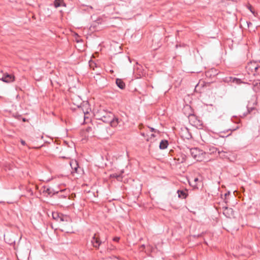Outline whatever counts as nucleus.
<instances>
[{
  "label": "nucleus",
  "instance_id": "f257e3e1",
  "mask_svg": "<svg viewBox=\"0 0 260 260\" xmlns=\"http://www.w3.org/2000/svg\"><path fill=\"white\" fill-rule=\"evenodd\" d=\"M110 129V126H107L105 123L99 122L93 126V131L92 136L97 137L99 138H108L111 134L108 132Z\"/></svg>",
  "mask_w": 260,
  "mask_h": 260
},
{
  "label": "nucleus",
  "instance_id": "f03ea898",
  "mask_svg": "<svg viewBox=\"0 0 260 260\" xmlns=\"http://www.w3.org/2000/svg\"><path fill=\"white\" fill-rule=\"evenodd\" d=\"M192 157L197 161H201L204 158L205 153L198 148H192L188 149Z\"/></svg>",
  "mask_w": 260,
  "mask_h": 260
},
{
  "label": "nucleus",
  "instance_id": "7ed1b4c3",
  "mask_svg": "<svg viewBox=\"0 0 260 260\" xmlns=\"http://www.w3.org/2000/svg\"><path fill=\"white\" fill-rule=\"evenodd\" d=\"M260 68L259 63L256 61H251L248 63L246 69L248 72L249 74H252L254 76L256 73H258V71Z\"/></svg>",
  "mask_w": 260,
  "mask_h": 260
},
{
  "label": "nucleus",
  "instance_id": "20e7f679",
  "mask_svg": "<svg viewBox=\"0 0 260 260\" xmlns=\"http://www.w3.org/2000/svg\"><path fill=\"white\" fill-rule=\"evenodd\" d=\"M109 119L106 120V122L109 123L112 127H116L121 121L118 117H116L114 114H109Z\"/></svg>",
  "mask_w": 260,
  "mask_h": 260
},
{
  "label": "nucleus",
  "instance_id": "39448f33",
  "mask_svg": "<svg viewBox=\"0 0 260 260\" xmlns=\"http://www.w3.org/2000/svg\"><path fill=\"white\" fill-rule=\"evenodd\" d=\"M52 215L53 219L56 221H67L69 219L67 215L58 212H52Z\"/></svg>",
  "mask_w": 260,
  "mask_h": 260
},
{
  "label": "nucleus",
  "instance_id": "423d86ee",
  "mask_svg": "<svg viewBox=\"0 0 260 260\" xmlns=\"http://www.w3.org/2000/svg\"><path fill=\"white\" fill-rule=\"evenodd\" d=\"M223 81L226 83H234L237 85L241 84V83H246L245 82H243L241 79L232 76L224 78L223 79Z\"/></svg>",
  "mask_w": 260,
  "mask_h": 260
},
{
  "label": "nucleus",
  "instance_id": "0eeeda50",
  "mask_svg": "<svg viewBox=\"0 0 260 260\" xmlns=\"http://www.w3.org/2000/svg\"><path fill=\"white\" fill-rule=\"evenodd\" d=\"M0 80L6 83H11L15 80V77L12 74L5 73L3 74Z\"/></svg>",
  "mask_w": 260,
  "mask_h": 260
},
{
  "label": "nucleus",
  "instance_id": "6e6552de",
  "mask_svg": "<svg viewBox=\"0 0 260 260\" xmlns=\"http://www.w3.org/2000/svg\"><path fill=\"white\" fill-rule=\"evenodd\" d=\"M249 81L251 82L249 84H252L254 91L260 92V79L255 78L253 80H250Z\"/></svg>",
  "mask_w": 260,
  "mask_h": 260
},
{
  "label": "nucleus",
  "instance_id": "1a4fd4ad",
  "mask_svg": "<svg viewBox=\"0 0 260 260\" xmlns=\"http://www.w3.org/2000/svg\"><path fill=\"white\" fill-rule=\"evenodd\" d=\"M109 114H113V113L111 112H108L107 111L103 110V112H102V115L101 117H99L98 114L94 115V116L97 119L102 121H103L102 123H104L105 124V123H107V122H106V120L109 119V116H110Z\"/></svg>",
  "mask_w": 260,
  "mask_h": 260
},
{
  "label": "nucleus",
  "instance_id": "9d476101",
  "mask_svg": "<svg viewBox=\"0 0 260 260\" xmlns=\"http://www.w3.org/2000/svg\"><path fill=\"white\" fill-rule=\"evenodd\" d=\"M91 243L94 248L99 249L100 246L102 244V242L101 241L100 238L97 237L96 234H95L92 238Z\"/></svg>",
  "mask_w": 260,
  "mask_h": 260
},
{
  "label": "nucleus",
  "instance_id": "9b49d317",
  "mask_svg": "<svg viewBox=\"0 0 260 260\" xmlns=\"http://www.w3.org/2000/svg\"><path fill=\"white\" fill-rule=\"evenodd\" d=\"M223 214L228 218H231L234 215L233 209L227 207H223Z\"/></svg>",
  "mask_w": 260,
  "mask_h": 260
},
{
  "label": "nucleus",
  "instance_id": "f8f14e48",
  "mask_svg": "<svg viewBox=\"0 0 260 260\" xmlns=\"http://www.w3.org/2000/svg\"><path fill=\"white\" fill-rule=\"evenodd\" d=\"M218 71L216 69L212 68L205 72V76L207 78H212L218 75Z\"/></svg>",
  "mask_w": 260,
  "mask_h": 260
},
{
  "label": "nucleus",
  "instance_id": "ddd939ff",
  "mask_svg": "<svg viewBox=\"0 0 260 260\" xmlns=\"http://www.w3.org/2000/svg\"><path fill=\"white\" fill-rule=\"evenodd\" d=\"M187 190H178L177 192L179 198L185 199L187 198L188 193Z\"/></svg>",
  "mask_w": 260,
  "mask_h": 260
},
{
  "label": "nucleus",
  "instance_id": "4468645a",
  "mask_svg": "<svg viewBox=\"0 0 260 260\" xmlns=\"http://www.w3.org/2000/svg\"><path fill=\"white\" fill-rule=\"evenodd\" d=\"M44 192L47 193V194L51 197L55 194H58L59 193V191H55L53 189L51 188H47L46 189H45Z\"/></svg>",
  "mask_w": 260,
  "mask_h": 260
},
{
  "label": "nucleus",
  "instance_id": "2eb2a0df",
  "mask_svg": "<svg viewBox=\"0 0 260 260\" xmlns=\"http://www.w3.org/2000/svg\"><path fill=\"white\" fill-rule=\"evenodd\" d=\"M116 84L120 89H123L125 88V84L122 79L119 78L116 79Z\"/></svg>",
  "mask_w": 260,
  "mask_h": 260
},
{
  "label": "nucleus",
  "instance_id": "dca6fc26",
  "mask_svg": "<svg viewBox=\"0 0 260 260\" xmlns=\"http://www.w3.org/2000/svg\"><path fill=\"white\" fill-rule=\"evenodd\" d=\"M169 145L168 141L167 140H162L159 145V148L160 149H166Z\"/></svg>",
  "mask_w": 260,
  "mask_h": 260
},
{
  "label": "nucleus",
  "instance_id": "f3484780",
  "mask_svg": "<svg viewBox=\"0 0 260 260\" xmlns=\"http://www.w3.org/2000/svg\"><path fill=\"white\" fill-rule=\"evenodd\" d=\"M54 5L55 8L61 6L66 7V4L63 0H55L54 2Z\"/></svg>",
  "mask_w": 260,
  "mask_h": 260
},
{
  "label": "nucleus",
  "instance_id": "a211bd4d",
  "mask_svg": "<svg viewBox=\"0 0 260 260\" xmlns=\"http://www.w3.org/2000/svg\"><path fill=\"white\" fill-rule=\"evenodd\" d=\"M71 166L75 173H79V169L80 168L77 161H75L74 162L71 163Z\"/></svg>",
  "mask_w": 260,
  "mask_h": 260
},
{
  "label": "nucleus",
  "instance_id": "6ab92c4d",
  "mask_svg": "<svg viewBox=\"0 0 260 260\" xmlns=\"http://www.w3.org/2000/svg\"><path fill=\"white\" fill-rule=\"evenodd\" d=\"M218 154L219 155V156L221 158H229V155H228V153L225 151H224L223 150L222 151H218Z\"/></svg>",
  "mask_w": 260,
  "mask_h": 260
},
{
  "label": "nucleus",
  "instance_id": "aec40b11",
  "mask_svg": "<svg viewBox=\"0 0 260 260\" xmlns=\"http://www.w3.org/2000/svg\"><path fill=\"white\" fill-rule=\"evenodd\" d=\"M209 153L212 154V153H214L216 152L217 151L218 152L219 150L218 148L212 146V147H209Z\"/></svg>",
  "mask_w": 260,
  "mask_h": 260
},
{
  "label": "nucleus",
  "instance_id": "412c9836",
  "mask_svg": "<svg viewBox=\"0 0 260 260\" xmlns=\"http://www.w3.org/2000/svg\"><path fill=\"white\" fill-rule=\"evenodd\" d=\"M238 128H239V127H238V126H237V127L236 128H233V129L229 128V129H227V130L226 131V132H231V133H230L229 134H228V135H226V136H224V135H222H222H220V137H223V138H224V137H228V136H229L231 135V134H232V132L233 131H234L236 130V129H238Z\"/></svg>",
  "mask_w": 260,
  "mask_h": 260
},
{
  "label": "nucleus",
  "instance_id": "4be33fe9",
  "mask_svg": "<svg viewBox=\"0 0 260 260\" xmlns=\"http://www.w3.org/2000/svg\"><path fill=\"white\" fill-rule=\"evenodd\" d=\"M256 109L254 107L248 108L247 107V112L246 114H243V116H245L247 115V114H250L253 111L255 110Z\"/></svg>",
  "mask_w": 260,
  "mask_h": 260
},
{
  "label": "nucleus",
  "instance_id": "5701e85b",
  "mask_svg": "<svg viewBox=\"0 0 260 260\" xmlns=\"http://www.w3.org/2000/svg\"><path fill=\"white\" fill-rule=\"evenodd\" d=\"M110 177L112 178H116L117 180H119L121 178V175L120 174H118L117 173H113L111 175H110Z\"/></svg>",
  "mask_w": 260,
  "mask_h": 260
},
{
  "label": "nucleus",
  "instance_id": "b1692460",
  "mask_svg": "<svg viewBox=\"0 0 260 260\" xmlns=\"http://www.w3.org/2000/svg\"><path fill=\"white\" fill-rule=\"evenodd\" d=\"M189 185L193 187L194 189H198V187L197 186V183H194L193 181H189Z\"/></svg>",
  "mask_w": 260,
  "mask_h": 260
},
{
  "label": "nucleus",
  "instance_id": "393cba45",
  "mask_svg": "<svg viewBox=\"0 0 260 260\" xmlns=\"http://www.w3.org/2000/svg\"><path fill=\"white\" fill-rule=\"evenodd\" d=\"M86 132H87V133H90L91 132H93V127L92 128V127L91 126H88L86 127V129H85Z\"/></svg>",
  "mask_w": 260,
  "mask_h": 260
},
{
  "label": "nucleus",
  "instance_id": "a878e982",
  "mask_svg": "<svg viewBox=\"0 0 260 260\" xmlns=\"http://www.w3.org/2000/svg\"><path fill=\"white\" fill-rule=\"evenodd\" d=\"M181 157H182V159H181V162L182 163H183L186 160V156L185 154H182Z\"/></svg>",
  "mask_w": 260,
  "mask_h": 260
},
{
  "label": "nucleus",
  "instance_id": "bb28decb",
  "mask_svg": "<svg viewBox=\"0 0 260 260\" xmlns=\"http://www.w3.org/2000/svg\"><path fill=\"white\" fill-rule=\"evenodd\" d=\"M148 127L150 129V131L151 132H154V133H156V132H157V133H159V131L157 130V129H156L153 127H149L148 126Z\"/></svg>",
  "mask_w": 260,
  "mask_h": 260
},
{
  "label": "nucleus",
  "instance_id": "cd10ccee",
  "mask_svg": "<svg viewBox=\"0 0 260 260\" xmlns=\"http://www.w3.org/2000/svg\"><path fill=\"white\" fill-rule=\"evenodd\" d=\"M27 191L29 193V194L30 196H32L33 195V194H34L33 191L32 190V189L31 188H27Z\"/></svg>",
  "mask_w": 260,
  "mask_h": 260
},
{
  "label": "nucleus",
  "instance_id": "c85d7f7f",
  "mask_svg": "<svg viewBox=\"0 0 260 260\" xmlns=\"http://www.w3.org/2000/svg\"><path fill=\"white\" fill-rule=\"evenodd\" d=\"M102 112H103V110H101L99 111L95 115L98 114V116L100 117L102 115Z\"/></svg>",
  "mask_w": 260,
  "mask_h": 260
},
{
  "label": "nucleus",
  "instance_id": "c756f323",
  "mask_svg": "<svg viewBox=\"0 0 260 260\" xmlns=\"http://www.w3.org/2000/svg\"><path fill=\"white\" fill-rule=\"evenodd\" d=\"M120 239V238L119 237H114L113 239V240L114 241H116V242H118L119 240Z\"/></svg>",
  "mask_w": 260,
  "mask_h": 260
},
{
  "label": "nucleus",
  "instance_id": "7c9ffc66",
  "mask_svg": "<svg viewBox=\"0 0 260 260\" xmlns=\"http://www.w3.org/2000/svg\"><path fill=\"white\" fill-rule=\"evenodd\" d=\"M20 142H21V144L23 146H25L26 145L25 141L22 139H21Z\"/></svg>",
  "mask_w": 260,
  "mask_h": 260
},
{
  "label": "nucleus",
  "instance_id": "2f4dec72",
  "mask_svg": "<svg viewBox=\"0 0 260 260\" xmlns=\"http://www.w3.org/2000/svg\"><path fill=\"white\" fill-rule=\"evenodd\" d=\"M58 197L60 198H66L67 196L64 194H59Z\"/></svg>",
  "mask_w": 260,
  "mask_h": 260
},
{
  "label": "nucleus",
  "instance_id": "473e14b6",
  "mask_svg": "<svg viewBox=\"0 0 260 260\" xmlns=\"http://www.w3.org/2000/svg\"><path fill=\"white\" fill-rule=\"evenodd\" d=\"M193 181L194 183H197V182L199 181V179L198 178H194Z\"/></svg>",
  "mask_w": 260,
  "mask_h": 260
},
{
  "label": "nucleus",
  "instance_id": "72a5a7b5",
  "mask_svg": "<svg viewBox=\"0 0 260 260\" xmlns=\"http://www.w3.org/2000/svg\"><path fill=\"white\" fill-rule=\"evenodd\" d=\"M248 9L251 11V12H252V13H254V12H253V11L252 10V7L251 6H249L248 7Z\"/></svg>",
  "mask_w": 260,
  "mask_h": 260
},
{
  "label": "nucleus",
  "instance_id": "f704fd0d",
  "mask_svg": "<svg viewBox=\"0 0 260 260\" xmlns=\"http://www.w3.org/2000/svg\"><path fill=\"white\" fill-rule=\"evenodd\" d=\"M230 194V191H228L227 192H226L225 194H224V197L225 198H226L228 196H229Z\"/></svg>",
  "mask_w": 260,
  "mask_h": 260
},
{
  "label": "nucleus",
  "instance_id": "c9c22d12",
  "mask_svg": "<svg viewBox=\"0 0 260 260\" xmlns=\"http://www.w3.org/2000/svg\"><path fill=\"white\" fill-rule=\"evenodd\" d=\"M145 245L144 244H142V245L141 246L140 248H143V249H144V248H145Z\"/></svg>",
  "mask_w": 260,
  "mask_h": 260
},
{
  "label": "nucleus",
  "instance_id": "e433bc0d",
  "mask_svg": "<svg viewBox=\"0 0 260 260\" xmlns=\"http://www.w3.org/2000/svg\"><path fill=\"white\" fill-rule=\"evenodd\" d=\"M15 243V241H11V242H8V243L10 245L12 244L13 243Z\"/></svg>",
  "mask_w": 260,
  "mask_h": 260
},
{
  "label": "nucleus",
  "instance_id": "4c0bfd02",
  "mask_svg": "<svg viewBox=\"0 0 260 260\" xmlns=\"http://www.w3.org/2000/svg\"><path fill=\"white\" fill-rule=\"evenodd\" d=\"M141 135L143 136V137H145V134L144 133H141Z\"/></svg>",
  "mask_w": 260,
  "mask_h": 260
},
{
  "label": "nucleus",
  "instance_id": "58836bf2",
  "mask_svg": "<svg viewBox=\"0 0 260 260\" xmlns=\"http://www.w3.org/2000/svg\"><path fill=\"white\" fill-rule=\"evenodd\" d=\"M150 136H151V137H155V135L154 134H151Z\"/></svg>",
  "mask_w": 260,
  "mask_h": 260
},
{
  "label": "nucleus",
  "instance_id": "ea45409f",
  "mask_svg": "<svg viewBox=\"0 0 260 260\" xmlns=\"http://www.w3.org/2000/svg\"><path fill=\"white\" fill-rule=\"evenodd\" d=\"M22 121H24V122H25V121H26V118H22Z\"/></svg>",
  "mask_w": 260,
  "mask_h": 260
},
{
  "label": "nucleus",
  "instance_id": "a19ab883",
  "mask_svg": "<svg viewBox=\"0 0 260 260\" xmlns=\"http://www.w3.org/2000/svg\"><path fill=\"white\" fill-rule=\"evenodd\" d=\"M250 25H252V23H251L250 22H249V23H248V27H249Z\"/></svg>",
  "mask_w": 260,
  "mask_h": 260
},
{
  "label": "nucleus",
  "instance_id": "79ce46f5",
  "mask_svg": "<svg viewBox=\"0 0 260 260\" xmlns=\"http://www.w3.org/2000/svg\"><path fill=\"white\" fill-rule=\"evenodd\" d=\"M220 133H225V131L221 132Z\"/></svg>",
  "mask_w": 260,
  "mask_h": 260
},
{
  "label": "nucleus",
  "instance_id": "37998d69",
  "mask_svg": "<svg viewBox=\"0 0 260 260\" xmlns=\"http://www.w3.org/2000/svg\"><path fill=\"white\" fill-rule=\"evenodd\" d=\"M114 249V247H111V250H112V249Z\"/></svg>",
  "mask_w": 260,
  "mask_h": 260
},
{
  "label": "nucleus",
  "instance_id": "c03bdc74",
  "mask_svg": "<svg viewBox=\"0 0 260 260\" xmlns=\"http://www.w3.org/2000/svg\"><path fill=\"white\" fill-rule=\"evenodd\" d=\"M114 249V247H111V250H112V249Z\"/></svg>",
  "mask_w": 260,
  "mask_h": 260
},
{
  "label": "nucleus",
  "instance_id": "a18cd8bd",
  "mask_svg": "<svg viewBox=\"0 0 260 260\" xmlns=\"http://www.w3.org/2000/svg\"><path fill=\"white\" fill-rule=\"evenodd\" d=\"M114 249V247H111V250H112V249Z\"/></svg>",
  "mask_w": 260,
  "mask_h": 260
},
{
  "label": "nucleus",
  "instance_id": "49530a36",
  "mask_svg": "<svg viewBox=\"0 0 260 260\" xmlns=\"http://www.w3.org/2000/svg\"><path fill=\"white\" fill-rule=\"evenodd\" d=\"M114 249V247H111V250H112V249Z\"/></svg>",
  "mask_w": 260,
  "mask_h": 260
},
{
  "label": "nucleus",
  "instance_id": "de8ad7c7",
  "mask_svg": "<svg viewBox=\"0 0 260 260\" xmlns=\"http://www.w3.org/2000/svg\"><path fill=\"white\" fill-rule=\"evenodd\" d=\"M78 108H81V106H79Z\"/></svg>",
  "mask_w": 260,
  "mask_h": 260
}]
</instances>
